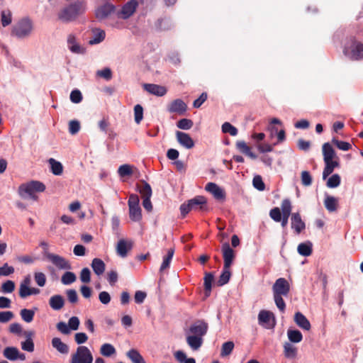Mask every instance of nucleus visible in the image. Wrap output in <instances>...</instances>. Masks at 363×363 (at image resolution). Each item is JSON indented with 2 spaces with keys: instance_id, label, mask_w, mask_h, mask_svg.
<instances>
[{
  "instance_id": "nucleus-1",
  "label": "nucleus",
  "mask_w": 363,
  "mask_h": 363,
  "mask_svg": "<svg viewBox=\"0 0 363 363\" xmlns=\"http://www.w3.org/2000/svg\"><path fill=\"white\" fill-rule=\"evenodd\" d=\"M208 325L203 320H197L185 330L186 341L189 347L196 351L203 342V337L206 335Z\"/></svg>"
},
{
  "instance_id": "nucleus-2",
  "label": "nucleus",
  "mask_w": 363,
  "mask_h": 363,
  "mask_svg": "<svg viewBox=\"0 0 363 363\" xmlns=\"http://www.w3.org/2000/svg\"><path fill=\"white\" fill-rule=\"evenodd\" d=\"M325 167L323 172V179H325L330 175L335 168L340 166V160L333 147L329 143H325L322 147Z\"/></svg>"
},
{
  "instance_id": "nucleus-3",
  "label": "nucleus",
  "mask_w": 363,
  "mask_h": 363,
  "mask_svg": "<svg viewBox=\"0 0 363 363\" xmlns=\"http://www.w3.org/2000/svg\"><path fill=\"white\" fill-rule=\"evenodd\" d=\"M272 291L275 304L281 312L285 311L286 304L282 296H288L290 291V285L284 278H279L272 286Z\"/></svg>"
},
{
  "instance_id": "nucleus-4",
  "label": "nucleus",
  "mask_w": 363,
  "mask_h": 363,
  "mask_svg": "<svg viewBox=\"0 0 363 363\" xmlns=\"http://www.w3.org/2000/svg\"><path fill=\"white\" fill-rule=\"evenodd\" d=\"M45 190V186L43 182L33 180L20 185L18 194L23 199H30L37 201L38 197L36 193L43 192Z\"/></svg>"
},
{
  "instance_id": "nucleus-5",
  "label": "nucleus",
  "mask_w": 363,
  "mask_h": 363,
  "mask_svg": "<svg viewBox=\"0 0 363 363\" xmlns=\"http://www.w3.org/2000/svg\"><path fill=\"white\" fill-rule=\"evenodd\" d=\"M85 10L86 7L83 2H75L64 8L59 13L58 18L63 22H69L83 13Z\"/></svg>"
},
{
  "instance_id": "nucleus-6",
  "label": "nucleus",
  "mask_w": 363,
  "mask_h": 363,
  "mask_svg": "<svg viewBox=\"0 0 363 363\" xmlns=\"http://www.w3.org/2000/svg\"><path fill=\"white\" fill-rule=\"evenodd\" d=\"M344 54L350 59L359 60L363 59V43L350 39L345 44Z\"/></svg>"
},
{
  "instance_id": "nucleus-7",
  "label": "nucleus",
  "mask_w": 363,
  "mask_h": 363,
  "mask_svg": "<svg viewBox=\"0 0 363 363\" xmlns=\"http://www.w3.org/2000/svg\"><path fill=\"white\" fill-rule=\"evenodd\" d=\"M33 30L32 21L28 18L20 20L13 28L11 34L18 38H25L30 36Z\"/></svg>"
},
{
  "instance_id": "nucleus-8",
  "label": "nucleus",
  "mask_w": 363,
  "mask_h": 363,
  "mask_svg": "<svg viewBox=\"0 0 363 363\" xmlns=\"http://www.w3.org/2000/svg\"><path fill=\"white\" fill-rule=\"evenodd\" d=\"M93 359V355L87 347L79 346L72 354L70 363H92Z\"/></svg>"
},
{
  "instance_id": "nucleus-9",
  "label": "nucleus",
  "mask_w": 363,
  "mask_h": 363,
  "mask_svg": "<svg viewBox=\"0 0 363 363\" xmlns=\"http://www.w3.org/2000/svg\"><path fill=\"white\" fill-rule=\"evenodd\" d=\"M139 197L136 194H130L128 199L129 216L135 222L140 221L142 218V211L139 206Z\"/></svg>"
},
{
  "instance_id": "nucleus-10",
  "label": "nucleus",
  "mask_w": 363,
  "mask_h": 363,
  "mask_svg": "<svg viewBox=\"0 0 363 363\" xmlns=\"http://www.w3.org/2000/svg\"><path fill=\"white\" fill-rule=\"evenodd\" d=\"M258 323L267 329L274 328L276 325L274 313L269 311L261 310L258 314Z\"/></svg>"
},
{
  "instance_id": "nucleus-11",
  "label": "nucleus",
  "mask_w": 363,
  "mask_h": 363,
  "mask_svg": "<svg viewBox=\"0 0 363 363\" xmlns=\"http://www.w3.org/2000/svg\"><path fill=\"white\" fill-rule=\"evenodd\" d=\"M46 257L59 269L70 270L72 265L65 257L53 253L46 254Z\"/></svg>"
},
{
  "instance_id": "nucleus-12",
  "label": "nucleus",
  "mask_w": 363,
  "mask_h": 363,
  "mask_svg": "<svg viewBox=\"0 0 363 363\" xmlns=\"http://www.w3.org/2000/svg\"><path fill=\"white\" fill-rule=\"evenodd\" d=\"M138 6V2L137 0H130L125 4L119 13V16L123 19H127L130 18L136 11Z\"/></svg>"
},
{
  "instance_id": "nucleus-13",
  "label": "nucleus",
  "mask_w": 363,
  "mask_h": 363,
  "mask_svg": "<svg viewBox=\"0 0 363 363\" xmlns=\"http://www.w3.org/2000/svg\"><path fill=\"white\" fill-rule=\"evenodd\" d=\"M67 43L68 49L72 53L78 55L85 53L86 49L79 44L75 35L69 34L67 37Z\"/></svg>"
},
{
  "instance_id": "nucleus-14",
  "label": "nucleus",
  "mask_w": 363,
  "mask_h": 363,
  "mask_svg": "<svg viewBox=\"0 0 363 363\" xmlns=\"http://www.w3.org/2000/svg\"><path fill=\"white\" fill-rule=\"evenodd\" d=\"M222 252L224 260L223 266L226 268H230L235 257L234 250L230 247L228 243L225 242L222 245Z\"/></svg>"
},
{
  "instance_id": "nucleus-15",
  "label": "nucleus",
  "mask_w": 363,
  "mask_h": 363,
  "mask_svg": "<svg viewBox=\"0 0 363 363\" xmlns=\"http://www.w3.org/2000/svg\"><path fill=\"white\" fill-rule=\"evenodd\" d=\"M291 228L296 234H300L306 228L305 223L301 219L299 213H294L291 216Z\"/></svg>"
},
{
  "instance_id": "nucleus-16",
  "label": "nucleus",
  "mask_w": 363,
  "mask_h": 363,
  "mask_svg": "<svg viewBox=\"0 0 363 363\" xmlns=\"http://www.w3.org/2000/svg\"><path fill=\"white\" fill-rule=\"evenodd\" d=\"M133 242L130 240L121 239L116 245V252L121 257H125L129 250L132 249Z\"/></svg>"
},
{
  "instance_id": "nucleus-17",
  "label": "nucleus",
  "mask_w": 363,
  "mask_h": 363,
  "mask_svg": "<svg viewBox=\"0 0 363 363\" xmlns=\"http://www.w3.org/2000/svg\"><path fill=\"white\" fill-rule=\"evenodd\" d=\"M186 104L182 99H177L171 102L167 109L169 113L183 115L186 112Z\"/></svg>"
},
{
  "instance_id": "nucleus-18",
  "label": "nucleus",
  "mask_w": 363,
  "mask_h": 363,
  "mask_svg": "<svg viewBox=\"0 0 363 363\" xmlns=\"http://www.w3.org/2000/svg\"><path fill=\"white\" fill-rule=\"evenodd\" d=\"M176 137L177 142L184 147L191 149L194 146V142L188 133L177 131Z\"/></svg>"
},
{
  "instance_id": "nucleus-19",
  "label": "nucleus",
  "mask_w": 363,
  "mask_h": 363,
  "mask_svg": "<svg viewBox=\"0 0 363 363\" xmlns=\"http://www.w3.org/2000/svg\"><path fill=\"white\" fill-rule=\"evenodd\" d=\"M205 189L207 191L210 192L215 199L218 200H223L225 199V194L223 189L216 184L209 182L206 184Z\"/></svg>"
},
{
  "instance_id": "nucleus-20",
  "label": "nucleus",
  "mask_w": 363,
  "mask_h": 363,
  "mask_svg": "<svg viewBox=\"0 0 363 363\" xmlns=\"http://www.w3.org/2000/svg\"><path fill=\"white\" fill-rule=\"evenodd\" d=\"M143 87L145 91L149 92L151 94L162 96L166 94L167 89L164 86L154 84H145Z\"/></svg>"
},
{
  "instance_id": "nucleus-21",
  "label": "nucleus",
  "mask_w": 363,
  "mask_h": 363,
  "mask_svg": "<svg viewBox=\"0 0 363 363\" xmlns=\"http://www.w3.org/2000/svg\"><path fill=\"white\" fill-rule=\"evenodd\" d=\"M294 321L296 324L303 330H309L311 328L309 320L301 312H296L294 315Z\"/></svg>"
},
{
  "instance_id": "nucleus-22",
  "label": "nucleus",
  "mask_w": 363,
  "mask_h": 363,
  "mask_svg": "<svg viewBox=\"0 0 363 363\" xmlns=\"http://www.w3.org/2000/svg\"><path fill=\"white\" fill-rule=\"evenodd\" d=\"M49 305L52 310L60 311L65 305V299L62 295H53L49 299Z\"/></svg>"
},
{
  "instance_id": "nucleus-23",
  "label": "nucleus",
  "mask_w": 363,
  "mask_h": 363,
  "mask_svg": "<svg viewBox=\"0 0 363 363\" xmlns=\"http://www.w3.org/2000/svg\"><path fill=\"white\" fill-rule=\"evenodd\" d=\"M188 202L193 210H206V199L203 196H196Z\"/></svg>"
},
{
  "instance_id": "nucleus-24",
  "label": "nucleus",
  "mask_w": 363,
  "mask_h": 363,
  "mask_svg": "<svg viewBox=\"0 0 363 363\" xmlns=\"http://www.w3.org/2000/svg\"><path fill=\"white\" fill-rule=\"evenodd\" d=\"M284 354L287 359H295L298 354V350L291 342H286L283 345Z\"/></svg>"
},
{
  "instance_id": "nucleus-25",
  "label": "nucleus",
  "mask_w": 363,
  "mask_h": 363,
  "mask_svg": "<svg viewBox=\"0 0 363 363\" xmlns=\"http://www.w3.org/2000/svg\"><path fill=\"white\" fill-rule=\"evenodd\" d=\"M91 267L94 272L97 276L102 275L104 273L105 269H106V265H105L104 262L99 258L93 259L91 264Z\"/></svg>"
},
{
  "instance_id": "nucleus-26",
  "label": "nucleus",
  "mask_w": 363,
  "mask_h": 363,
  "mask_svg": "<svg viewBox=\"0 0 363 363\" xmlns=\"http://www.w3.org/2000/svg\"><path fill=\"white\" fill-rule=\"evenodd\" d=\"M114 11V6L111 4H106L99 7L96 11V16L99 19H103L107 17Z\"/></svg>"
},
{
  "instance_id": "nucleus-27",
  "label": "nucleus",
  "mask_w": 363,
  "mask_h": 363,
  "mask_svg": "<svg viewBox=\"0 0 363 363\" xmlns=\"http://www.w3.org/2000/svg\"><path fill=\"white\" fill-rule=\"evenodd\" d=\"M338 200L333 196L327 195L324 200L325 208L329 212H334L337 208Z\"/></svg>"
},
{
  "instance_id": "nucleus-28",
  "label": "nucleus",
  "mask_w": 363,
  "mask_h": 363,
  "mask_svg": "<svg viewBox=\"0 0 363 363\" xmlns=\"http://www.w3.org/2000/svg\"><path fill=\"white\" fill-rule=\"evenodd\" d=\"M313 245L310 241L301 242L298 245L297 251L299 255L308 257L312 254Z\"/></svg>"
},
{
  "instance_id": "nucleus-29",
  "label": "nucleus",
  "mask_w": 363,
  "mask_h": 363,
  "mask_svg": "<svg viewBox=\"0 0 363 363\" xmlns=\"http://www.w3.org/2000/svg\"><path fill=\"white\" fill-rule=\"evenodd\" d=\"M52 345L59 352L62 354H67L69 352L68 346L64 343L60 338L54 337L52 340Z\"/></svg>"
},
{
  "instance_id": "nucleus-30",
  "label": "nucleus",
  "mask_w": 363,
  "mask_h": 363,
  "mask_svg": "<svg viewBox=\"0 0 363 363\" xmlns=\"http://www.w3.org/2000/svg\"><path fill=\"white\" fill-rule=\"evenodd\" d=\"M48 163L50 166L51 172L57 176L61 175L63 172V166L61 162L55 160L53 158L48 160Z\"/></svg>"
},
{
  "instance_id": "nucleus-31",
  "label": "nucleus",
  "mask_w": 363,
  "mask_h": 363,
  "mask_svg": "<svg viewBox=\"0 0 363 363\" xmlns=\"http://www.w3.org/2000/svg\"><path fill=\"white\" fill-rule=\"evenodd\" d=\"M24 334L27 337V339L26 341L21 342V348L25 351L32 352L34 350V343L31 339L33 333L30 331H26Z\"/></svg>"
},
{
  "instance_id": "nucleus-32",
  "label": "nucleus",
  "mask_w": 363,
  "mask_h": 363,
  "mask_svg": "<svg viewBox=\"0 0 363 363\" xmlns=\"http://www.w3.org/2000/svg\"><path fill=\"white\" fill-rule=\"evenodd\" d=\"M287 337L291 342L298 343L302 341L303 335L298 330L289 329L287 330Z\"/></svg>"
},
{
  "instance_id": "nucleus-33",
  "label": "nucleus",
  "mask_w": 363,
  "mask_h": 363,
  "mask_svg": "<svg viewBox=\"0 0 363 363\" xmlns=\"http://www.w3.org/2000/svg\"><path fill=\"white\" fill-rule=\"evenodd\" d=\"M126 355L133 363H146L143 356L135 349L130 350Z\"/></svg>"
},
{
  "instance_id": "nucleus-34",
  "label": "nucleus",
  "mask_w": 363,
  "mask_h": 363,
  "mask_svg": "<svg viewBox=\"0 0 363 363\" xmlns=\"http://www.w3.org/2000/svg\"><path fill=\"white\" fill-rule=\"evenodd\" d=\"M174 248H170L167 251V254L165 257H164L163 258V261L162 262V264L160 266V272H163L164 271L165 269H168L169 267V265H170V263H171V261L173 258V256H174Z\"/></svg>"
},
{
  "instance_id": "nucleus-35",
  "label": "nucleus",
  "mask_w": 363,
  "mask_h": 363,
  "mask_svg": "<svg viewBox=\"0 0 363 363\" xmlns=\"http://www.w3.org/2000/svg\"><path fill=\"white\" fill-rule=\"evenodd\" d=\"M116 352V348L110 343H104L101 346L100 353L104 357H111Z\"/></svg>"
},
{
  "instance_id": "nucleus-36",
  "label": "nucleus",
  "mask_w": 363,
  "mask_h": 363,
  "mask_svg": "<svg viewBox=\"0 0 363 363\" xmlns=\"http://www.w3.org/2000/svg\"><path fill=\"white\" fill-rule=\"evenodd\" d=\"M106 36V33L103 30L96 29L94 30V36L89 40L90 45H96L102 42Z\"/></svg>"
},
{
  "instance_id": "nucleus-37",
  "label": "nucleus",
  "mask_w": 363,
  "mask_h": 363,
  "mask_svg": "<svg viewBox=\"0 0 363 363\" xmlns=\"http://www.w3.org/2000/svg\"><path fill=\"white\" fill-rule=\"evenodd\" d=\"M18 354V350L14 347H7L4 350V356L11 360H17V354Z\"/></svg>"
},
{
  "instance_id": "nucleus-38",
  "label": "nucleus",
  "mask_w": 363,
  "mask_h": 363,
  "mask_svg": "<svg viewBox=\"0 0 363 363\" xmlns=\"http://www.w3.org/2000/svg\"><path fill=\"white\" fill-rule=\"evenodd\" d=\"M77 280L75 274L72 272L67 271L65 272L61 277V282L64 285H70Z\"/></svg>"
},
{
  "instance_id": "nucleus-39",
  "label": "nucleus",
  "mask_w": 363,
  "mask_h": 363,
  "mask_svg": "<svg viewBox=\"0 0 363 363\" xmlns=\"http://www.w3.org/2000/svg\"><path fill=\"white\" fill-rule=\"evenodd\" d=\"M230 276L231 273L230 268H226L223 266V272L218 281V284L219 286H223L226 284L229 281Z\"/></svg>"
},
{
  "instance_id": "nucleus-40",
  "label": "nucleus",
  "mask_w": 363,
  "mask_h": 363,
  "mask_svg": "<svg viewBox=\"0 0 363 363\" xmlns=\"http://www.w3.org/2000/svg\"><path fill=\"white\" fill-rule=\"evenodd\" d=\"M1 21L4 27L11 24L12 21L11 12L9 9L3 10L1 13Z\"/></svg>"
},
{
  "instance_id": "nucleus-41",
  "label": "nucleus",
  "mask_w": 363,
  "mask_h": 363,
  "mask_svg": "<svg viewBox=\"0 0 363 363\" xmlns=\"http://www.w3.org/2000/svg\"><path fill=\"white\" fill-rule=\"evenodd\" d=\"M139 192L143 199L145 198L150 199L152 196V189L149 184L144 182V184L139 187Z\"/></svg>"
},
{
  "instance_id": "nucleus-42",
  "label": "nucleus",
  "mask_w": 363,
  "mask_h": 363,
  "mask_svg": "<svg viewBox=\"0 0 363 363\" xmlns=\"http://www.w3.org/2000/svg\"><path fill=\"white\" fill-rule=\"evenodd\" d=\"M234 348V343L232 341H228L223 344L221 347L220 356L226 357L228 356Z\"/></svg>"
},
{
  "instance_id": "nucleus-43",
  "label": "nucleus",
  "mask_w": 363,
  "mask_h": 363,
  "mask_svg": "<svg viewBox=\"0 0 363 363\" xmlns=\"http://www.w3.org/2000/svg\"><path fill=\"white\" fill-rule=\"evenodd\" d=\"M21 318L26 323H30L33 320L35 312L30 309H22L21 311Z\"/></svg>"
},
{
  "instance_id": "nucleus-44",
  "label": "nucleus",
  "mask_w": 363,
  "mask_h": 363,
  "mask_svg": "<svg viewBox=\"0 0 363 363\" xmlns=\"http://www.w3.org/2000/svg\"><path fill=\"white\" fill-rule=\"evenodd\" d=\"M134 118L137 124H140L143 118V108L140 104H137L134 107Z\"/></svg>"
},
{
  "instance_id": "nucleus-45",
  "label": "nucleus",
  "mask_w": 363,
  "mask_h": 363,
  "mask_svg": "<svg viewBox=\"0 0 363 363\" xmlns=\"http://www.w3.org/2000/svg\"><path fill=\"white\" fill-rule=\"evenodd\" d=\"M340 184V177L337 174H333L327 181V186L336 188Z\"/></svg>"
},
{
  "instance_id": "nucleus-46",
  "label": "nucleus",
  "mask_w": 363,
  "mask_h": 363,
  "mask_svg": "<svg viewBox=\"0 0 363 363\" xmlns=\"http://www.w3.org/2000/svg\"><path fill=\"white\" fill-rule=\"evenodd\" d=\"M222 131L225 133H229L232 136H235L238 134V129L228 122H225L222 125Z\"/></svg>"
},
{
  "instance_id": "nucleus-47",
  "label": "nucleus",
  "mask_w": 363,
  "mask_h": 363,
  "mask_svg": "<svg viewBox=\"0 0 363 363\" xmlns=\"http://www.w3.org/2000/svg\"><path fill=\"white\" fill-rule=\"evenodd\" d=\"M291 209L292 206L290 200L288 199H284L281 202L280 209L282 214L291 215Z\"/></svg>"
},
{
  "instance_id": "nucleus-48",
  "label": "nucleus",
  "mask_w": 363,
  "mask_h": 363,
  "mask_svg": "<svg viewBox=\"0 0 363 363\" xmlns=\"http://www.w3.org/2000/svg\"><path fill=\"white\" fill-rule=\"evenodd\" d=\"M177 127L182 130H189L193 126V121L188 118H182L177 122Z\"/></svg>"
},
{
  "instance_id": "nucleus-49",
  "label": "nucleus",
  "mask_w": 363,
  "mask_h": 363,
  "mask_svg": "<svg viewBox=\"0 0 363 363\" xmlns=\"http://www.w3.org/2000/svg\"><path fill=\"white\" fill-rule=\"evenodd\" d=\"M203 279L205 291L209 294L211 291L213 275L211 273H206Z\"/></svg>"
},
{
  "instance_id": "nucleus-50",
  "label": "nucleus",
  "mask_w": 363,
  "mask_h": 363,
  "mask_svg": "<svg viewBox=\"0 0 363 363\" xmlns=\"http://www.w3.org/2000/svg\"><path fill=\"white\" fill-rule=\"evenodd\" d=\"M15 289V283L11 280H7L1 285V290L4 294L12 293Z\"/></svg>"
},
{
  "instance_id": "nucleus-51",
  "label": "nucleus",
  "mask_w": 363,
  "mask_h": 363,
  "mask_svg": "<svg viewBox=\"0 0 363 363\" xmlns=\"http://www.w3.org/2000/svg\"><path fill=\"white\" fill-rule=\"evenodd\" d=\"M270 218L275 222H280L281 220V212L279 208L274 207L269 211Z\"/></svg>"
},
{
  "instance_id": "nucleus-52",
  "label": "nucleus",
  "mask_w": 363,
  "mask_h": 363,
  "mask_svg": "<svg viewBox=\"0 0 363 363\" xmlns=\"http://www.w3.org/2000/svg\"><path fill=\"white\" fill-rule=\"evenodd\" d=\"M14 271L15 269L12 266H9L7 263H5L0 267V277H8L13 274Z\"/></svg>"
},
{
  "instance_id": "nucleus-53",
  "label": "nucleus",
  "mask_w": 363,
  "mask_h": 363,
  "mask_svg": "<svg viewBox=\"0 0 363 363\" xmlns=\"http://www.w3.org/2000/svg\"><path fill=\"white\" fill-rule=\"evenodd\" d=\"M70 101L74 104H79L82 101V94L78 89H74L70 93Z\"/></svg>"
},
{
  "instance_id": "nucleus-54",
  "label": "nucleus",
  "mask_w": 363,
  "mask_h": 363,
  "mask_svg": "<svg viewBox=\"0 0 363 363\" xmlns=\"http://www.w3.org/2000/svg\"><path fill=\"white\" fill-rule=\"evenodd\" d=\"M80 280L82 282L87 284L91 281V272L89 268H83L80 272Z\"/></svg>"
},
{
  "instance_id": "nucleus-55",
  "label": "nucleus",
  "mask_w": 363,
  "mask_h": 363,
  "mask_svg": "<svg viewBox=\"0 0 363 363\" xmlns=\"http://www.w3.org/2000/svg\"><path fill=\"white\" fill-rule=\"evenodd\" d=\"M34 279L36 284L40 287L44 286L46 284V277L43 272H35L34 274Z\"/></svg>"
},
{
  "instance_id": "nucleus-56",
  "label": "nucleus",
  "mask_w": 363,
  "mask_h": 363,
  "mask_svg": "<svg viewBox=\"0 0 363 363\" xmlns=\"http://www.w3.org/2000/svg\"><path fill=\"white\" fill-rule=\"evenodd\" d=\"M80 130V123L78 121L73 120L69 123V132L72 135L77 134Z\"/></svg>"
},
{
  "instance_id": "nucleus-57",
  "label": "nucleus",
  "mask_w": 363,
  "mask_h": 363,
  "mask_svg": "<svg viewBox=\"0 0 363 363\" xmlns=\"http://www.w3.org/2000/svg\"><path fill=\"white\" fill-rule=\"evenodd\" d=\"M118 173L121 177H125L132 174L131 167L128 164L121 165L118 169Z\"/></svg>"
},
{
  "instance_id": "nucleus-58",
  "label": "nucleus",
  "mask_w": 363,
  "mask_h": 363,
  "mask_svg": "<svg viewBox=\"0 0 363 363\" xmlns=\"http://www.w3.org/2000/svg\"><path fill=\"white\" fill-rule=\"evenodd\" d=\"M252 184L254 187L259 191H263L265 188L262 179L259 175H257L253 178Z\"/></svg>"
},
{
  "instance_id": "nucleus-59",
  "label": "nucleus",
  "mask_w": 363,
  "mask_h": 363,
  "mask_svg": "<svg viewBox=\"0 0 363 363\" xmlns=\"http://www.w3.org/2000/svg\"><path fill=\"white\" fill-rule=\"evenodd\" d=\"M301 182L303 186H308L312 184V177L308 171L301 172Z\"/></svg>"
},
{
  "instance_id": "nucleus-60",
  "label": "nucleus",
  "mask_w": 363,
  "mask_h": 363,
  "mask_svg": "<svg viewBox=\"0 0 363 363\" xmlns=\"http://www.w3.org/2000/svg\"><path fill=\"white\" fill-rule=\"evenodd\" d=\"M68 301L71 303H76L78 301V295L74 289H68L66 291Z\"/></svg>"
},
{
  "instance_id": "nucleus-61",
  "label": "nucleus",
  "mask_w": 363,
  "mask_h": 363,
  "mask_svg": "<svg viewBox=\"0 0 363 363\" xmlns=\"http://www.w3.org/2000/svg\"><path fill=\"white\" fill-rule=\"evenodd\" d=\"M333 143L341 150L347 151L351 148V145L347 142L333 139Z\"/></svg>"
},
{
  "instance_id": "nucleus-62",
  "label": "nucleus",
  "mask_w": 363,
  "mask_h": 363,
  "mask_svg": "<svg viewBox=\"0 0 363 363\" xmlns=\"http://www.w3.org/2000/svg\"><path fill=\"white\" fill-rule=\"evenodd\" d=\"M13 318V313L11 311L0 312V323H7Z\"/></svg>"
},
{
  "instance_id": "nucleus-63",
  "label": "nucleus",
  "mask_w": 363,
  "mask_h": 363,
  "mask_svg": "<svg viewBox=\"0 0 363 363\" xmlns=\"http://www.w3.org/2000/svg\"><path fill=\"white\" fill-rule=\"evenodd\" d=\"M67 325L69 328V330H77L79 328V320L77 317L73 316L69 319Z\"/></svg>"
},
{
  "instance_id": "nucleus-64",
  "label": "nucleus",
  "mask_w": 363,
  "mask_h": 363,
  "mask_svg": "<svg viewBox=\"0 0 363 363\" xmlns=\"http://www.w3.org/2000/svg\"><path fill=\"white\" fill-rule=\"evenodd\" d=\"M99 299L101 303L107 305L111 301V296L107 291H101L99 294Z\"/></svg>"
}]
</instances>
